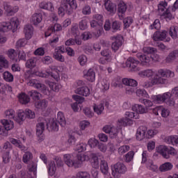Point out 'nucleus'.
<instances>
[{
    "label": "nucleus",
    "instance_id": "nucleus-55",
    "mask_svg": "<svg viewBox=\"0 0 178 178\" xmlns=\"http://www.w3.org/2000/svg\"><path fill=\"white\" fill-rule=\"evenodd\" d=\"M136 94L138 97H143L144 98H149V95L147 93V91L144 89H138L136 91Z\"/></svg>",
    "mask_w": 178,
    "mask_h": 178
},
{
    "label": "nucleus",
    "instance_id": "nucleus-2",
    "mask_svg": "<svg viewBox=\"0 0 178 178\" xmlns=\"http://www.w3.org/2000/svg\"><path fill=\"white\" fill-rule=\"evenodd\" d=\"M88 159H90V157L84 154H77L74 160H73L72 154H67L63 156V161L65 165H67L69 168H74L75 169L81 168L83 163L88 161Z\"/></svg>",
    "mask_w": 178,
    "mask_h": 178
},
{
    "label": "nucleus",
    "instance_id": "nucleus-13",
    "mask_svg": "<svg viewBox=\"0 0 178 178\" xmlns=\"http://www.w3.org/2000/svg\"><path fill=\"white\" fill-rule=\"evenodd\" d=\"M3 8L7 16H13L15 13H17V12H19V6H12L8 3H4Z\"/></svg>",
    "mask_w": 178,
    "mask_h": 178
},
{
    "label": "nucleus",
    "instance_id": "nucleus-53",
    "mask_svg": "<svg viewBox=\"0 0 178 178\" xmlns=\"http://www.w3.org/2000/svg\"><path fill=\"white\" fill-rule=\"evenodd\" d=\"M56 172V165H55V161H50L49 164V174L50 176H54Z\"/></svg>",
    "mask_w": 178,
    "mask_h": 178
},
{
    "label": "nucleus",
    "instance_id": "nucleus-62",
    "mask_svg": "<svg viewBox=\"0 0 178 178\" xmlns=\"http://www.w3.org/2000/svg\"><path fill=\"white\" fill-rule=\"evenodd\" d=\"M62 30V26L59 24H54V25L49 27V31H60Z\"/></svg>",
    "mask_w": 178,
    "mask_h": 178
},
{
    "label": "nucleus",
    "instance_id": "nucleus-60",
    "mask_svg": "<svg viewBox=\"0 0 178 178\" xmlns=\"http://www.w3.org/2000/svg\"><path fill=\"white\" fill-rule=\"evenodd\" d=\"M133 158H134V152L130 151L124 156V161L127 163L131 162V161H133Z\"/></svg>",
    "mask_w": 178,
    "mask_h": 178
},
{
    "label": "nucleus",
    "instance_id": "nucleus-59",
    "mask_svg": "<svg viewBox=\"0 0 178 178\" xmlns=\"http://www.w3.org/2000/svg\"><path fill=\"white\" fill-rule=\"evenodd\" d=\"M127 10V5L123 1L118 4V13H126Z\"/></svg>",
    "mask_w": 178,
    "mask_h": 178
},
{
    "label": "nucleus",
    "instance_id": "nucleus-58",
    "mask_svg": "<svg viewBox=\"0 0 178 178\" xmlns=\"http://www.w3.org/2000/svg\"><path fill=\"white\" fill-rule=\"evenodd\" d=\"M143 52L144 54H156L158 52V49L155 47H143Z\"/></svg>",
    "mask_w": 178,
    "mask_h": 178
},
{
    "label": "nucleus",
    "instance_id": "nucleus-26",
    "mask_svg": "<svg viewBox=\"0 0 178 178\" xmlns=\"http://www.w3.org/2000/svg\"><path fill=\"white\" fill-rule=\"evenodd\" d=\"M177 58H178V50H174L170 53H169V54L165 58V62L167 63H172V62H174V60H176Z\"/></svg>",
    "mask_w": 178,
    "mask_h": 178
},
{
    "label": "nucleus",
    "instance_id": "nucleus-11",
    "mask_svg": "<svg viewBox=\"0 0 178 178\" xmlns=\"http://www.w3.org/2000/svg\"><path fill=\"white\" fill-rule=\"evenodd\" d=\"M103 131L104 133L109 134L111 138H115L118 137V134H119V130L118 128L115 127H112L111 125H106L103 127Z\"/></svg>",
    "mask_w": 178,
    "mask_h": 178
},
{
    "label": "nucleus",
    "instance_id": "nucleus-30",
    "mask_svg": "<svg viewBox=\"0 0 178 178\" xmlns=\"http://www.w3.org/2000/svg\"><path fill=\"white\" fill-rule=\"evenodd\" d=\"M47 129L50 131H58L59 130V125L56 119H53L49 124L47 123Z\"/></svg>",
    "mask_w": 178,
    "mask_h": 178
},
{
    "label": "nucleus",
    "instance_id": "nucleus-52",
    "mask_svg": "<svg viewBox=\"0 0 178 178\" xmlns=\"http://www.w3.org/2000/svg\"><path fill=\"white\" fill-rule=\"evenodd\" d=\"M28 95L29 97H31L34 101H38V99H40V95H41L37 90H31L28 92Z\"/></svg>",
    "mask_w": 178,
    "mask_h": 178
},
{
    "label": "nucleus",
    "instance_id": "nucleus-10",
    "mask_svg": "<svg viewBox=\"0 0 178 178\" xmlns=\"http://www.w3.org/2000/svg\"><path fill=\"white\" fill-rule=\"evenodd\" d=\"M125 65L127 67L131 68L132 72H138V70H140V67H138V65H140V61L136 60L133 57H129L127 60Z\"/></svg>",
    "mask_w": 178,
    "mask_h": 178
},
{
    "label": "nucleus",
    "instance_id": "nucleus-56",
    "mask_svg": "<svg viewBox=\"0 0 178 178\" xmlns=\"http://www.w3.org/2000/svg\"><path fill=\"white\" fill-rule=\"evenodd\" d=\"M125 117L128 119H140V115L137 113L127 111L125 113Z\"/></svg>",
    "mask_w": 178,
    "mask_h": 178
},
{
    "label": "nucleus",
    "instance_id": "nucleus-61",
    "mask_svg": "<svg viewBox=\"0 0 178 178\" xmlns=\"http://www.w3.org/2000/svg\"><path fill=\"white\" fill-rule=\"evenodd\" d=\"M81 66H86L87 65V56L86 55H81L77 59Z\"/></svg>",
    "mask_w": 178,
    "mask_h": 178
},
{
    "label": "nucleus",
    "instance_id": "nucleus-14",
    "mask_svg": "<svg viewBox=\"0 0 178 178\" xmlns=\"http://www.w3.org/2000/svg\"><path fill=\"white\" fill-rule=\"evenodd\" d=\"M147 127L145 126H140L136 131V140L138 141H141L145 138L147 136Z\"/></svg>",
    "mask_w": 178,
    "mask_h": 178
},
{
    "label": "nucleus",
    "instance_id": "nucleus-42",
    "mask_svg": "<svg viewBox=\"0 0 178 178\" xmlns=\"http://www.w3.org/2000/svg\"><path fill=\"white\" fill-rule=\"evenodd\" d=\"M12 30V26H10V23L9 22H2L0 25V31H3V33H6L8 31H10Z\"/></svg>",
    "mask_w": 178,
    "mask_h": 178
},
{
    "label": "nucleus",
    "instance_id": "nucleus-3",
    "mask_svg": "<svg viewBox=\"0 0 178 178\" xmlns=\"http://www.w3.org/2000/svg\"><path fill=\"white\" fill-rule=\"evenodd\" d=\"M76 9H77L76 0H63L61 6L58 8V15L61 17L65 16V13L72 15Z\"/></svg>",
    "mask_w": 178,
    "mask_h": 178
},
{
    "label": "nucleus",
    "instance_id": "nucleus-7",
    "mask_svg": "<svg viewBox=\"0 0 178 178\" xmlns=\"http://www.w3.org/2000/svg\"><path fill=\"white\" fill-rule=\"evenodd\" d=\"M48 121L45 119V118L40 117L38 119V124H36V135L38 137L40 136H42V133L45 130V126L47 127Z\"/></svg>",
    "mask_w": 178,
    "mask_h": 178
},
{
    "label": "nucleus",
    "instance_id": "nucleus-38",
    "mask_svg": "<svg viewBox=\"0 0 178 178\" xmlns=\"http://www.w3.org/2000/svg\"><path fill=\"white\" fill-rule=\"evenodd\" d=\"M168 33L173 40H176L178 38V28L175 26H171Z\"/></svg>",
    "mask_w": 178,
    "mask_h": 178
},
{
    "label": "nucleus",
    "instance_id": "nucleus-50",
    "mask_svg": "<svg viewBox=\"0 0 178 178\" xmlns=\"http://www.w3.org/2000/svg\"><path fill=\"white\" fill-rule=\"evenodd\" d=\"M0 67H5V69H8L9 67V62L5 56L0 55Z\"/></svg>",
    "mask_w": 178,
    "mask_h": 178
},
{
    "label": "nucleus",
    "instance_id": "nucleus-37",
    "mask_svg": "<svg viewBox=\"0 0 178 178\" xmlns=\"http://www.w3.org/2000/svg\"><path fill=\"white\" fill-rule=\"evenodd\" d=\"M172 169H173V165L169 162L165 163L159 167L160 172H168Z\"/></svg>",
    "mask_w": 178,
    "mask_h": 178
},
{
    "label": "nucleus",
    "instance_id": "nucleus-49",
    "mask_svg": "<svg viewBox=\"0 0 178 178\" xmlns=\"http://www.w3.org/2000/svg\"><path fill=\"white\" fill-rule=\"evenodd\" d=\"M10 23L11 29H17L19 27V19H17V17H13L10 19Z\"/></svg>",
    "mask_w": 178,
    "mask_h": 178
},
{
    "label": "nucleus",
    "instance_id": "nucleus-6",
    "mask_svg": "<svg viewBox=\"0 0 178 178\" xmlns=\"http://www.w3.org/2000/svg\"><path fill=\"white\" fill-rule=\"evenodd\" d=\"M127 172V168L122 163L118 162L114 165L112 169V175L113 177L119 178L122 175H124Z\"/></svg>",
    "mask_w": 178,
    "mask_h": 178
},
{
    "label": "nucleus",
    "instance_id": "nucleus-54",
    "mask_svg": "<svg viewBox=\"0 0 178 178\" xmlns=\"http://www.w3.org/2000/svg\"><path fill=\"white\" fill-rule=\"evenodd\" d=\"M93 109L95 113H97V115H101V113L104 112V109H105V108L104 107V104H100L98 106H97V104H95L93 106Z\"/></svg>",
    "mask_w": 178,
    "mask_h": 178
},
{
    "label": "nucleus",
    "instance_id": "nucleus-41",
    "mask_svg": "<svg viewBox=\"0 0 178 178\" xmlns=\"http://www.w3.org/2000/svg\"><path fill=\"white\" fill-rule=\"evenodd\" d=\"M53 58L56 59V60H58V62H65V56L62 55V53H60V51H58V49H55V51L53 54Z\"/></svg>",
    "mask_w": 178,
    "mask_h": 178
},
{
    "label": "nucleus",
    "instance_id": "nucleus-33",
    "mask_svg": "<svg viewBox=\"0 0 178 178\" xmlns=\"http://www.w3.org/2000/svg\"><path fill=\"white\" fill-rule=\"evenodd\" d=\"M57 120L61 127H65L66 126V118H65V114H63L61 111L58 113Z\"/></svg>",
    "mask_w": 178,
    "mask_h": 178
},
{
    "label": "nucleus",
    "instance_id": "nucleus-29",
    "mask_svg": "<svg viewBox=\"0 0 178 178\" xmlns=\"http://www.w3.org/2000/svg\"><path fill=\"white\" fill-rule=\"evenodd\" d=\"M84 77L88 81L92 83L95 81V72L90 68L87 71L86 74H84Z\"/></svg>",
    "mask_w": 178,
    "mask_h": 178
},
{
    "label": "nucleus",
    "instance_id": "nucleus-21",
    "mask_svg": "<svg viewBox=\"0 0 178 178\" xmlns=\"http://www.w3.org/2000/svg\"><path fill=\"white\" fill-rule=\"evenodd\" d=\"M136 56L142 62L143 65H145V66L149 65V62H151V57L147 55H144L142 53H138Z\"/></svg>",
    "mask_w": 178,
    "mask_h": 178
},
{
    "label": "nucleus",
    "instance_id": "nucleus-64",
    "mask_svg": "<svg viewBox=\"0 0 178 178\" xmlns=\"http://www.w3.org/2000/svg\"><path fill=\"white\" fill-rule=\"evenodd\" d=\"M77 178H90V175L87 171H80L76 173Z\"/></svg>",
    "mask_w": 178,
    "mask_h": 178
},
{
    "label": "nucleus",
    "instance_id": "nucleus-5",
    "mask_svg": "<svg viewBox=\"0 0 178 178\" xmlns=\"http://www.w3.org/2000/svg\"><path fill=\"white\" fill-rule=\"evenodd\" d=\"M35 118V113L34 111L27 108L25 110V111H23V110H19L18 111V118L15 119V122L17 123H22V122H24V120H26V119H34Z\"/></svg>",
    "mask_w": 178,
    "mask_h": 178
},
{
    "label": "nucleus",
    "instance_id": "nucleus-18",
    "mask_svg": "<svg viewBox=\"0 0 178 178\" xmlns=\"http://www.w3.org/2000/svg\"><path fill=\"white\" fill-rule=\"evenodd\" d=\"M76 94H79V95H83V97H88L91 92L90 91V88L87 86H82L78 88L75 90Z\"/></svg>",
    "mask_w": 178,
    "mask_h": 178
},
{
    "label": "nucleus",
    "instance_id": "nucleus-43",
    "mask_svg": "<svg viewBox=\"0 0 178 178\" xmlns=\"http://www.w3.org/2000/svg\"><path fill=\"white\" fill-rule=\"evenodd\" d=\"M71 34L74 35V37H78L80 35V31L79 30V24H73L71 26Z\"/></svg>",
    "mask_w": 178,
    "mask_h": 178
},
{
    "label": "nucleus",
    "instance_id": "nucleus-8",
    "mask_svg": "<svg viewBox=\"0 0 178 178\" xmlns=\"http://www.w3.org/2000/svg\"><path fill=\"white\" fill-rule=\"evenodd\" d=\"M152 39L154 41H165V42H169L170 41V38L168 37V31L165 30L156 31L152 35Z\"/></svg>",
    "mask_w": 178,
    "mask_h": 178
},
{
    "label": "nucleus",
    "instance_id": "nucleus-9",
    "mask_svg": "<svg viewBox=\"0 0 178 178\" xmlns=\"http://www.w3.org/2000/svg\"><path fill=\"white\" fill-rule=\"evenodd\" d=\"M111 40L113 41L111 44V49L114 52L119 51V49L122 47L123 44V37L120 35L111 36Z\"/></svg>",
    "mask_w": 178,
    "mask_h": 178
},
{
    "label": "nucleus",
    "instance_id": "nucleus-46",
    "mask_svg": "<svg viewBox=\"0 0 178 178\" xmlns=\"http://www.w3.org/2000/svg\"><path fill=\"white\" fill-rule=\"evenodd\" d=\"M165 141H167L168 144H178V136H170L165 138Z\"/></svg>",
    "mask_w": 178,
    "mask_h": 178
},
{
    "label": "nucleus",
    "instance_id": "nucleus-39",
    "mask_svg": "<svg viewBox=\"0 0 178 178\" xmlns=\"http://www.w3.org/2000/svg\"><path fill=\"white\" fill-rule=\"evenodd\" d=\"M19 101L22 104H29L30 102V97L26 93H21L19 95Z\"/></svg>",
    "mask_w": 178,
    "mask_h": 178
},
{
    "label": "nucleus",
    "instance_id": "nucleus-25",
    "mask_svg": "<svg viewBox=\"0 0 178 178\" xmlns=\"http://www.w3.org/2000/svg\"><path fill=\"white\" fill-rule=\"evenodd\" d=\"M156 151L158 154L162 155L163 158H165V159H169V154H168V147L160 145L158 147H156Z\"/></svg>",
    "mask_w": 178,
    "mask_h": 178
},
{
    "label": "nucleus",
    "instance_id": "nucleus-27",
    "mask_svg": "<svg viewBox=\"0 0 178 178\" xmlns=\"http://www.w3.org/2000/svg\"><path fill=\"white\" fill-rule=\"evenodd\" d=\"M42 22V14L35 13L32 15L31 22L34 26H38Z\"/></svg>",
    "mask_w": 178,
    "mask_h": 178
},
{
    "label": "nucleus",
    "instance_id": "nucleus-24",
    "mask_svg": "<svg viewBox=\"0 0 178 178\" xmlns=\"http://www.w3.org/2000/svg\"><path fill=\"white\" fill-rule=\"evenodd\" d=\"M39 6L40 9H44V10L54 12V4L51 2L42 1L41 3H40Z\"/></svg>",
    "mask_w": 178,
    "mask_h": 178
},
{
    "label": "nucleus",
    "instance_id": "nucleus-17",
    "mask_svg": "<svg viewBox=\"0 0 178 178\" xmlns=\"http://www.w3.org/2000/svg\"><path fill=\"white\" fill-rule=\"evenodd\" d=\"M104 7L110 15H115V13H116V5L110 0H104Z\"/></svg>",
    "mask_w": 178,
    "mask_h": 178
},
{
    "label": "nucleus",
    "instance_id": "nucleus-57",
    "mask_svg": "<svg viewBox=\"0 0 178 178\" xmlns=\"http://www.w3.org/2000/svg\"><path fill=\"white\" fill-rule=\"evenodd\" d=\"M130 151V146L129 145H122L118 148V154L119 155H124L126 152Z\"/></svg>",
    "mask_w": 178,
    "mask_h": 178
},
{
    "label": "nucleus",
    "instance_id": "nucleus-35",
    "mask_svg": "<svg viewBox=\"0 0 178 178\" xmlns=\"http://www.w3.org/2000/svg\"><path fill=\"white\" fill-rule=\"evenodd\" d=\"M100 170L103 175H108L109 170V166L108 165V162L105 160H102L100 163Z\"/></svg>",
    "mask_w": 178,
    "mask_h": 178
},
{
    "label": "nucleus",
    "instance_id": "nucleus-48",
    "mask_svg": "<svg viewBox=\"0 0 178 178\" xmlns=\"http://www.w3.org/2000/svg\"><path fill=\"white\" fill-rule=\"evenodd\" d=\"M123 23H124V29H129L130 26L133 24V17H125L123 19Z\"/></svg>",
    "mask_w": 178,
    "mask_h": 178
},
{
    "label": "nucleus",
    "instance_id": "nucleus-4",
    "mask_svg": "<svg viewBox=\"0 0 178 178\" xmlns=\"http://www.w3.org/2000/svg\"><path fill=\"white\" fill-rule=\"evenodd\" d=\"M170 92H165L163 95L152 96V99L155 104H163L165 102L169 106H175V100L170 99Z\"/></svg>",
    "mask_w": 178,
    "mask_h": 178
},
{
    "label": "nucleus",
    "instance_id": "nucleus-63",
    "mask_svg": "<svg viewBox=\"0 0 178 178\" xmlns=\"http://www.w3.org/2000/svg\"><path fill=\"white\" fill-rule=\"evenodd\" d=\"M27 44V39H19L17 42H16V48H22L23 47H26Z\"/></svg>",
    "mask_w": 178,
    "mask_h": 178
},
{
    "label": "nucleus",
    "instance_id": "nucleus-15",
    "mask_svg": "<svg viewBox=\"0 0 178 178\" xmlns=\"http://www.w3.org/2000/svg\"><path fill=\"white\" fill-rule=\"evenodd\" d=\"M29 86L31 87H35L42 92H44L47 90V86L44 84L38 82L36 79H29L28 82Z\"/></svg>",
    "mask_w": 178,
    "mask_h": 178
},
{
    "label": "nucleus",
    "instance_id": "nucleus-34",
    "mask_svg": "<svg viewBox=\"0 0 178 178\" xmlns=\"http://www.w3.org/2000/svg\"><path fill=\"white\" fill-rule=\"evenodd\" d=\"M1 123H2L3 126L4 127V128L6 129V130H7V131H9V130H12V129H13V127H15L13 121L10 120H1Z\"/></svg>",
    "mask_w": 178,
    "mask_h": 178
},
{
    "label": "nucleus",
    "instance_id": "nucleus-1",
    "mask_svg": "<svg viewBox=\"0 0 178 178\" xmlns=\"http://www.w3.org/2000/svg\"><path fill=\"white\" fill-rule=\"evenodd\" d=\"M175 77V72L168 69H159L156 73L154 77L152 79V86H159L160 84H168V79Z\"/></svg>",
    "mask_w": 178,
    "mask_h": 178
},
{
    "label": "nucleus",
    "instance_id": "nucleus-36",
    "mask_svg": "<svg viewBox=\"0 0 178 178\" xmlns=\"http://www.w3.org/2000/svg\"><path fill=\"white\" fill-rule=\"evenodd\" d=\"M118 123L120 126H129L130 124H133V121L131 119L128 118L127 117L122 118L118 120Z\"/></svg>",
    "mask_w": 178,
    "mask_h": 178
},
{
    "label": "nucleus",
    "instance_id": "nucleus-40",
    "mask_svg": "<svg viewBox=\"0 0 178 178\" xmlns=\"http://www.w3.org/2000/svg\"><path fill=\"white\" fill-rule=\"evenodd\" d=\"M5 115L6 119H14V120H16V119H19L18 115L15 117L16 113L13 109L6 111L5 112ZM17 115H19V113H17Z\"/></svg>",
    "mask_w": 178,
    "mask_h": 178
},
{
    "label": "nucleus",
    "instance_id": "nucleus-45",
    "mask_svg": "<svg viewBox=\"0 0 178 178\" xmlns=\"http://www.w3.org/2000/svg\"><path fill=\"white\" fill-rule=\"evenodd\" d=\"M3 79L5 81L12 83L13 81V74L8 71H6L3 73Z\"/></svg>",
    "mask_w": 178,
    "mask_h": 178
},
{
    "label": "nucleus",
    "instance_id": "nucleus-12",
    "mask_svg": "<svg viewBox=\"0 0 178 178\" xmlns=\"http://www.w3.org/2000/svg\"><path fill=\"white\" fill-rule=\"evenodd\" d=\"M51 72H49L48 74H40L39 76L40 77H48V76H51L56 81H59L60 80V76L59 75V72H58V68L55 66L51 67Z\"/></svg>",
    "mask_w": 178,
    "mask_h": 178
},
{
    "label": "nucleus",
    "instance_id": "nucleus-22",
    "mask_svg": "<svg viewBox=\"0 0 178 178\" xmlns=\"http://www.w3.org/2000/svg\"><path fill=\"white\" fill-rule=\"evenodd\" d=\"M34 29L31 25H26L24 28V33L25 34V38L30 40L33 37Z\"/></svg>",
    "mask_w": 178,
    "mask_h": 178
},
{
    "label": "nucleus",
    "instance_id": "nucleus-31",
    "mask_svg": "<svg viewBox=\"0 0 178 178\" xmlns=\"http://www.w3.org/2000/svg\"><path fill=\"white\" fill-rule=\"evenodd\" d=\"M122 84H124V86H128V87H137L138 86V83H137V81L133 79H127L124 78L122 80Z\"/></svg>",
    "mask_w": 178,
    "mask_h": 178
},
{
    "label": "nucleus",
    "instance_id": "nucleus-47",
    "mask_svg": "<svg viewBox=\"0 0 178 178\" xmlns=\"http://www.w3.org/2000/svg\"><path fill=\"white\" fill-rule=\"evenodd\" d=\"M31 159H33V154L30 152H26L22 156V162L24 163H29Z\"/></svg>",
    "mask_w": 178,
    "mask_h": 178
},
{
    "label": "nucleus",
    "instance_id": "nucleus-20",
    "mask_svg": "<svg viewBox=\"0 0 178 178\" xmlns=\"http://www.w3.org/2000/svg\"><path fill=\"white\" fill-rule=\"evenodd\" d=\"M90 156L92 158L91 159V165L92 168L95 169H98L99 168V161H98V156H101L99 153H92L90 154Z\"/></svg>",
    "mask_w": 178,
    "mask_h": 178
},
{
    "label": "nucleus",
    "instance_id": "nucleus-23",
    "mask_svg": "<svg viewBox=\"0 0 178 178\" xmlns=\"http://www.w3.org/2000/svg\"><path fill=\"white\" fill-rule=\"evenodd\" d=\"M132 111L138 113H138H140V114L147 113V112H148V108L144 107V106L141 104H135L132 107Z\"/></svg>",
    "mask_w": 178,
    "mask_h": 178
},
{
    "label": "nucleus",
    "instance_id": "nucleus-32",
    "mask_svg": "<svg viewBox=\"0 0 178 178\" xmlns=\"http://www.w3.org/2000/svg\"><path fill=\"white\" fill-rule=\"evenodd\" d=\"M37 66V58H31L28 59L25 63V67L27 69H34Z\"/></svg>",
    "mask_w": 178,
    "mask_h": 178
},
{
    "label": "nucleus",
    "instance_id": "nucleus-44",
    "mask_svg": "<svg viewBox=\"0 0 178 178\" xmlns=\"http://www.w3.org/2000/svg\"><path fill=\"white\" fill-rule=\"evenodd\" d=\"M161 16L163 19H165V20H172V19H174L173 15L170 12V8H167L166 10L163 13Z\"/></svg>",
    "mask_w": 178,
    "mask_h": 178
},
{
    "label": "nucleus",
    "instance_id": "nucleus-16",
    "mask_svg": "<svg viewBox=\"0 0 178 178\" xmlns=\"http://www.w3.org/2000/svg\"><path fill=\"white\" fill-rule=\"evenodd\" d=\"M72 98L76 102L72 104L71 105V107L73 109L74 112H79V104H83V102H84V97L79 96L77 95H73Z\"/></svg>",
    "mask_w": 178,
    "mask_h": 178
},
{
    "label": "nucleus",
    "instance_id": "nucleus-19",
    "mask_svg": "<svg viewBox=\"0 0 178 178\" xmlns=\"http://www.w3.org/2000/svg\"><path fill=\"white\" fill-rule=\"evenodd\" d=\"M2 163L6 165L10 162L12 156H10V150H3L1 152Z\"/></svg>",
    "mask_w": 178,
    "mask_h": 178
},
{
    "label": "nucleus",
    "instance_id": "nucleus-51",
    "mask_svg": "<svg viewBox=\"0 0 178 178\" xmlns=\"http://www.w3.org/2000/svg\"><path fill=\"white\" fill-rule=\"evenodd\" d=\"M102 56L107 58V60H112V52L109 49H104L101 51Z\"/></svg>",
    "mask_w": 178,
    "mask_h": 178
},
{
    "label": "nucleus",
    "instance_id": "nucleus-28",
    "mask_svg": "<svg viewBox=\"0 0 178 178\" xmlns=\"http://www.w3.org/2000/svg\"><path fill=\"white\" fill-rule=\"evenodd\" d=\"M35 108H37V109L45 111L48 107V101H47L46 99L38 101L35 103Z\"/></svg>",
    "mask_w": 178,
    "mask_h": 178
}]
</instances>
